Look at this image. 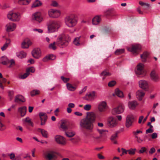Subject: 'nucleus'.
Masks as SVG:
<instances>
[{
  "mask_svg": "<svg viewBox=\"0 0 160 160\" xmlns=\"http://www.w3.org/2000/svg\"><path fill=\"white\" fill-rule=\"evenodd\" d=\"M8 97L10 100H12L13 98L14 92L13 91H8Z\"/></svg>",
  "mask_w": 160,
  "mask_h": 160,
  "instance_id": "de8ad7c7",
  "label": "nucleus"
},
{
  "mask_svg": "<svg viewBox=\"0 0 160 160\" xmlns=\"http://www.w3.org/2000/svg\"><path fill=\"white\" fill-rule=\"evenodd\" d=\"M101 21V18L99 16H96L92 19V23L93 25H97Z\"/></svg>",
  "mask_w": 160,
  "mask_h": 160,
  "instance_id": "7c9ffc66",
  "label": "nucleus"
},
{
  "mask_svg": "<svg viewBox=\"0 0 160 160\" xmlns=\"http://www.w3.org/2000/svg\"><path fill=\"white\" fill-rule=\"evenodd\" d=\"M56 56L54 55L51 54L46 56L42 59L44 62H46L49 60H53L56 59Z\"/></svg>",
  "mask_w": 160,
  "mask_h": 160,
  "instance_id": "c85d7f7f",
  "label": "nucleus"
},
{
  "mask_svg": "<svg viewBox=\"0 0 160 160\" xmlns=\"http://www.w3.org/2000/svg\"><path fill=\"white\" fill-rule=\"evenodd\" d=\"M124 109V106L122 105H119L117 107L113 109L112 111L113 114H118L122 112Z\"/></svg>",
  "mask_w": 160,
  "mask_h": 160,
  "instance_id": "f8f14e48",
  "label": "nucleus"
},
{
  "mask_svg": "<svg viewBox=\"0 0 160 160\" xmlns=\"http://www.w3.org/2000/svg\"><path fill=\"white\" fill-rule=\"evenodd\" d=\"M149 53L147 52H145L142 54H141L140 57L142 59V62H145L146 60V59L149 55Z\"/></svg>",
  "mask_w": 160,
  "mask_h": 160,
  "instance_id": "473e14b6",
  "label": "nucleus"
},
{
  "mask_svg": "<svg viewBox=\"0 0 160 160\" xmlns=\"http://www.w3.org/2000/svg\"><path fill=\"white\" fill-rule=\"evenodd\" d=\"M104 15L106 16H117L118 15L117 11L114 8H110L104 12Z\"/></svg>",
  "mask_w": 160,
  "mask_h": 160,
  "instance_id": "9d476101",
  "label": "nucleus"
},
{
  "mask_svg": "<svg viewBox=\"0 0 160 160\" xmlns=\"http://www.w3.org/2000/svg\"><path fill=\"white\" fill-rule=\"evenodd\" d=\"M27 110V109L26 107H21L18 108V112L20 114L21 117H22L25 115Z\"/></svg>",
  "mask_w": 160,
  "mask_h": 160,
  "instance_id": "a878e982",
  "label": "nucleus"
},
{
  "mask_svg": "<svg viewBox=\"0 0 160 160\" xmlns=\"http://www.w3.org/2000/svg\"><path fill=\"white\" fill-rule=\"evenodd\" d=\"M47 119V116L46 114L44 112H41V125L45 124Z\"/></svg>",
  "mask_w": 160,
  "mask_h": 160,
  "instance_id": "393cba45",
  "label": "nucleus"
},
{
  "mask_svg": "<svg viewBox=\"0 0 160 160\" xmlns=\"http://www.w3.org/2000/svg\"><path fill=\"white\" fill-rule=\"evenodd\" d=\"M153 132V130L152 129L149 128L146 130V134L151 133L152 132Z\"/></svg>",
  "mask_w": 160,
  "mask_h": 160,
  "instance_id": "338daca9",
  "label": "nucleus"
},
{
  "mask_svg": "<svg viewBox=\"0 0 160 160\" xmlns=\"http://www.w3.org/2000/svg\"><path fill=\"white\" fill-rule=\"evenodd\" d=\"M66 25L69 28H72L75 26L78 22L76 16L73 14L67 16L64 19Z\"/></svg>",
  "mask_w": 160,
  "mask_h": 160,
  "instance_id": "f03ea898",
  "label": "nucleus"
},
{
  "mask_svg": "<svg viewBox=\"0 0 160 160\" xmlns=\"http://www.w3.org/2000/svg\"><path fill=\"white\" fill-rule=\"evenodd\" d=\"M101 74L102 76H103V77L102 78L103 79H104L105 78V77H104L105 76H109L110 75L108 72H107L106 71H104L102 72L101 73Z\"/></svg>",
  "mask_w": 160,
  "mask_h": 160,
  "instance_id": "603ef678",
  "label": "nucleus"
},
{
  "mask_svg": "<svg viewBox=\"0 0 160 160\" xmlns=\"http://www.w3.org/2000/svg\"><path fill=\"white\" fill-rule=\"evenodd\" d=\"M10 39H7L6 42L4 44L3 46L1 48L2 51H4L8 48V45L10 44Z\"/></svg>",
  "mask_w": 160,
  "mask_h": 160,
  "instance_id": "c9c22d12",
  "label": "nucleus"
},
{
  "mask_svg": "<svg viewBox=\"0 0 160 160\" xmlns=\"http://www.w3.org/2000/svg\"><path fill=\"white\" fill-rule=\"evenodd\" d=\"M118 121L116 118L112 117H109L108 119V126L110 128L115 127L118 125Z\"/></svg>",
  "mask_w": 160,
  "mask_h": 160,
  "instance_id": "6e6552de",
  "label": "nucleus"
},
{
  "mask_svg": "<svg viewBox=\"0 0 160 160\" xmlns=\"http://www.w3.org/2000/svg\"><path fill=\"white\" fill-rule=\"evenodd\" d=\"M155 151L156 150L155 148H152L150 149L149 152L150 154H152L155 152Z\"/></svg>",
  "mask_w": 160,
  "mask_h": 160,
  "instance_id": "e2e57ef3",
  "label": "nucleus"
},
{
  "mask_svg": "<svg viewBox=\"0 0 160 160\" xmlns=\"http://www.w3.org/2000/svg\"><path fill=\"white\" fill-rule=\"evenodd\" d=\"M80 124L81 127L91 131L92 130L93 128V124L85 118L81 120Z\"/></svg>",
  "mask_w": 160,
  "mask_h": 160,
  "instance_id": "20e7f679",
  "label": "nucleus"
},
{
  "mask_svg": "<svg viewBox=\"0 0 160 160\" xmlns=\"http://www.w3.org/2000/svg\"><path fill=\"white\" fill-rule=\"evenodd\" d=\"M141 46L139 45H133L131 47L128 48V51L132 52L133 54L135 55L138 53V52L140 50Z\"/></svg>",
  "mask_w": 160,
  "mask_h": 160,
  "instance_id": "0eeeda50",
  "label": "nucleus"
},
{
  "mask_svg": "<svg viewBox=\"0 0 160 160\" xmlns=\"http://www.w3.org/2000/svg\"><path fill=\"white\" fill-rule=\"evenodd\" d=\"M56 142L58 144L62 145H64L66 143L65 138L60 136H56L55 137Z\"/></svg>",
  "mask_w": 160,
  "mask_h": 160,
  "instance_id": "6ab92c4d",
  "label": "nucleus"
},
{
  "mask_svg": "<svg viewBox=\"0 0 160 160\" xmlns=\"http://www.w3.org/2000/svg\"><path fill=\"white\" fill-rule=\"evenodd\" d=\"M95 92L92 91L86 94L84 98L86 100L90 101L93 100L95 98Z\"/></svg>",
  "mask_w": 160,
  "mask_h": 160,
  "instance_id": "ddd939ff",
  "label": "nucleus"
},
{
  "mask_svg": "<svg viewBox=\"0 0 160 160\" xmlns=\"http://www.w3.org/2000/svg\"><path fill=\"white\" fill-rule=\"evenodd\" d=\"M134 121V117L132 114L128 115L126 118L125 126L127 128L131 127Z\"/></svg>",
  "mask_w": 160,
  "mask_h": 160,
  "instance_id": "39448f33",
  "label": "nucleus"
},
{
  "mask_svg": "<svg viewBox=\"0 0 160 160\" xmlns=\"http://www.w3.org/2000/svg\"><path fill=\"white\" fill-rule=\"evenodd\" d=\"M75 133L73 132H66V135L68 137H71L75 135Z\"/></svg>",
  "mask_w": 160,
  "mask_h": 160,
  "instance_id": "09e8293b",
  "label": "nucleus"
},
{
  "mask_svg": "<svg viewBox=\"0 0 160 160\" xmlns=\"http://www.w3.org/2000/svg\"><path fill=\"white\" fill-rule=\"evenodd\" d=\"M49 16L52 18H57L61 14L60 11L54 9H50L48 12Z\"/></svg>",
  "mask_w": 160,
  "mask_h": 160,
  "instance_id": "1a4fd4ad",
  "label": "nucleus"
},
{
  "mask_svg": "<svg viewBox=\"0 0 160 160\" xmlns=\"http://www.w3.org/2000/svg\"><path fill=\"white\" fill-rule=\"evenodd\" d=\"M1 63L4 65H7L9 63V61L5 56H3L1 59Z\"/></svg>",
  "mask_w": 160,
  "mask_h": 160,
  "instance_id": "72a5a7b5",
  "label": "nucleus"
},
{
  "mask_svg": "<svg viewBox=\"0 0 160 160\" xmlns=\"http://www.w3.org/2000/svg\"><path fill=\"white\" fill-rule=\"evenodd\" d=\"M91 106L90 104H87L84 106V109L87 111L89 110L91 108Z\"/></svg>",
  "mask_w": 160,
  "mask_h": 160,
  "instance_id": "6e6d98bb",
  "label": "nucleus"
},
{
  "mask_svg": "<svg viewBox=\"0 0 160 160\" xmlns=\"http://www.w3.org/2000/svg\"><path fill=\"white\" fill-rule=\"evenodd\" d=\"M142 132L141 131L138 130L136 131H133L132 132L133 134V135L135 136V137L136 136H137V135L139 133H142Z\"/></svg>",
  "mask_w": 160,
  "mask_h": 160,
  "instance_id": "bf43d9fd",
  "label": "nucleus"
},
{
  "mask_svg": "<svg viewBox=\"0 0 160 160\" xmlns=\"http://www.w3.org/2000/svg\"><path fill=\"white\" fill-rule=\"evenodd\" d=\"M25 121V122H28L29 125L33 127V122H31V119H30L29 117H28L26 118Z\"/></svg>",
  "mask_w": 160,
  "mask_h": 160,
  "instance_id": "49530a36",
  "label": "nucleus"
},
{
  "mask_svg": "<svg viewBox=\"0 0 160 160\" xmlns=\"http://www.w3.org/2000/svg\"><path fill=\"white\" fill-rule=\"evenodd\" d=\"M31 0H18V3L21 5H27L30 2Z\"/></svg>",
  "mask_w": 160,
  "mask_h": 160,
  "instance_id": "f704fd0d",
  "label": "nucleus"
},
{
  "mask_svg": "<svg viewBox=\"0 0 160 160\" xmlns=\"http://www.w3.org/2000/svg\"><path fill=\"white\" fill-rule=\"evenodd\" d=\"M150 77L152 80L154 82H157L159 80L158 75L157 74L154 70L152 71L150 74Z\"/></svg>",
  "mask_w": 160,
  "mask_h": 160,
  "instance_id": "2eb2a0df",
  "label": "nucleus"
},
{
  "mask_svg": "<svg viewBox=\"0 0 160 160\" xmlns=\"http://www.w3.org/2000/svg\"><path fill=\"white\" fill-rule=\"evenodd\" d=\"M124 51V49H118L115 52V54L117 55H119L123 53Z\"/></svg>",
  "mask_w": 160,
  "mask_h": 160,
  "instance_id": "4c0bfd02",
  "label": "nucleus"
},
{
  "mask_svg": "<svg viewBox=\"0 0 160 160\" xmlns=\"http://www.w3.org/2000/svg\"><path fill=\"white\" fill-rule=\"evenodd\" d=\"M25 101V98L22 95H18L15 96V102H24Z\"/></svg>",
  "mask_w": 160,
  "mask_h": 160,
  "instance_id": "bb28decb",
  "label": "nucleus"
},
{
  "mask_svg": "<svg viewBox=\"0 0 160 160\" xmlns=\"http://www.w3.org/2000/svg\"><path fill=\"white\" fill-rule=\"evenodd\" d=\"M56 42H54L53 43H51L49 44L48 47L49 48L53 50H55L56 49V47L55 46Z\"/></svg>",
  "mask_w": 160,
  "mask_h": 160,
  "instance_id": "79ce46f5",
  "label": "nucleus"
},
{
  "mask_svg": "<svg viewBox=\"0 0 160 160\" xmlns=\"http://www.w3.org/2000/svg\"><path fill=\"white\" fill-rule=\"evenodd\" d=\"M39 93V91L37 90H33L30 92L31 96L33 97Z\"/></svg>",
  "mask_w": 160,
  "mask_h": 160,
  "instance_id": "ea45409f",
  "label": "nucleus"
},
{
  "mask_svg": "<svg viewBox=\"0 0 160 160\" xmlns=\"http://www.w3.org/2000/svg\"><path fill=\"white\" fill-rule=\"evenodd\" d=\"M143 65L141 63H140L137 65V69L135 71L136 74L144 75L145 72L143 70Z\"/></svg>",
  "mask_w": 160,
  "mask_h": 160,
  "instance_id": "4468645a",
  "label": "nucleus"
},
{
  "mask_svg": "<svg viewBox=\"0 0 160 160\" xmlns=\"http://www.w3.org/2000/svg\"><path fill=\"white\" fill-rule=\"evenodd\" d=\"M16 25L14 23L11 22L8 23L6 26V30L8 32H12L14 30Z\"/></svg>",
  "mask_w": 160,
  "mask_h": 160,
  "instance_id": "f3484780",
  "label": "nucleus"
},
{
  "mask_svg": "<svg viewBox=\"0 0 160 160\" xmlns=\"http://www.w3.org/2000/svg\"><path fill=\"white\" fill-rule=\"evenodd\" d=\"M10 158L12 160H15V155L13 153H12L9 155Z\"/></svg>",
  "mask_w": 160,
  "mask_h": 160,
  "instance_id": "0e129e2a",
  "label": "nucleus"
},
{
  "mask_svg": "<svg viewBox=\"0 0 160 160\" xmlns=\"http://www.w3.org/2000/svg\"><path fill=\"white\" fill-rule=\"evenodd\" d=\"M80 38V37H77L74 39L73 43L75 45L77 46H79L80 45L79 43Z\"/></svg>",
  "mask_w": 160,
  "mask_h": 160,
  "instance_id": "a18cd8bd",
  "label": "nucleus"
},
{
  "mask_svg": "<svg viewBox=\"0 0 160 160\" xmlns=\"http://www.w3.org/2000/svg\"><path fill=\"white\" fill-rule=\"evenodd\" d=\"M157 134L156 133H153L151 135V137L152 139H155L157 137Z\"/></svg>",
  "mask_w": 160,
  "mask_h": 160,
  "instance_id": "774afa93",
  "label": "nucleus"
},
{
  "mask_svg": "<svg viewBox=\"0 0 160 160\" xmlns=\"http://www.w3.org/2000/svg\"><path fill=\"white\" fill-rule=\"evenodd\" d=\"M136 151V149L135 148H131L130 149L128 150V152L129 154L130 155H133L135 154Z\"/></svg>",
  "mask_w": 160,
  "mask_h": 160,
  "instance_id": "8fccbe9b",
  "label": "nucleus"
},
{
  "mask_svg": "<svg viewBox=\"0 0 160 160\" xmlns=\"http://www.w3.org/2000/svg\"><path fill=\"white\" fill-rule=\"evenodd\" d=\"M29 75V73L26 72V73L21 76V78L22 79H24L26 78Z\"/></svg>",
  "mask_w": 160,
  "mask_h": 160,
  "instance_id": "4d7b16f0",
  "label": "nucleus"
},
{
  "mask_svg": "<svg viewBox=\"0 0 160 160\" xmlns=\"http://www.w3.org/2000/svg\"><path fill=\"white\" fill-rule=\"evenodd\" d=\"M107 107V103L105 101L100 102L98 105V109L100 112L104 111Z\"/></svg>",
  "mask_w": 160,
  "mask_h": 160,
  "instance_id": "5701e85b",
  "label": "nucleus"
},
{
  "mask_svg": "<svg viewBox=\"0 0 160 160\" xmlns=\"http://www.w3.org/2000/svg\"><path fill=\"white\" fill-rule=\"evenodd\" d=\"M119 133V132L117 131L115 133L112 134L110 138L111 140L113 142L114 144H117V142L116 141V139L118 137V134Z\"/></svg>",
  "mask_w": 160,
  "mask_h": 160,
  "instance_id": "c756f323",
  "label": "nucleus"
},
{
  "mask_svg": "<svg viewBox=\"0 0 160 160\" xmlns=\"http://www.w3.org/2000/svg\"><path fill=\"white\" fill-rule=\"evenodd\" d=\"M115 93L116 95L118 97L121 98H123L124 97L123 92L118 89H117L116 90Z\"/></svg>",
  "mask_w": 160,
  "mask_h": 160,
  "instance_id": "e433bc0d",
  "label": "nucleus"
},
{
  "mask_svg": "<svg viewBox=\"0 0 160 160\" xmlns=\"http://www.w3.org/2000/svg\"><path fill=\"white\" fill-rule=\"evenodd\" d=\"M19 14L11 11L9 12L7 17L8 19L12 21H18L19 20Z\"/></svg>",
  "mask_w": 160,
  "mask_h": 160,
  "instance_id": "423d86ee",
  "label": "nucleus"
},
{
  "mask_svg": "<svg viewBox=\"0 0 160 160\" xmlns=\"http://www.w3.org/2000/svg\"><path fill=\"white\" fill-rule=\"evenodd\" d=\"M139 85L140 87L143 89H145L148 87V84L147 82L144 80L139 81Z\"/></svg>",
  "mask_w": 160,
  "mask_h": 160,
  "instance_id": "412c9836",
  "label": "nucleus"
},
{
  "mask_svg": "<svg viewBox=\"0 0 160 160\" xmlns=\"http://www.w3.org/2000/svg\"><path fill=\"white\" fill-rule=\"evenodd\" d=\"M147 149L145 147H142L141 148V149L139 151V153H142L146 152Z\"/></svg>",
  "mask_w": 160,
  "mask_h": 160,
  "instance_id": "5fc2aeb1",
  "label": "nucleus"
},
{
  "mask_svg": "<svg viewBox=\"0 0 160 160\" xmlns=\"http://www.w3.org/2000/svg\"><path fill=\"white\" fill-rule=\"evenodd\" d=\"M51 5L52 6L56 7L58 6V3L56 1H53L52 2Z\"/></svg>",
  "mask_w": 160,
  "mask_h": 160,
  "instance_id": "052dcab7",
  "label": "nucleus"
},
{
  "mask_svg": "<svg viewBox=\"0 0 160 160\" xmlns=\"http://www.w3.org/2000/svg\"><path fill=\"white\" fill-rule=\"evenodd\" d=\"M87 120H88L89 122L92 123L95 121V115L94 112H90L87 113L86 117L85 118Z\"/></svg>",
  "mask_w": 160,
  "mask_h": 160,
  "instance_id": "dca6fc26",
  "label": "nucleus"
},
{
  "mask_svg": "<svg viewBox=\"0 0 160 160\" xmlns=\"http://www.w3.org/2000/svg\"><path fill=\"white\" fill-rule=\"evenodd\" d=\"M61 79L65 83L67 82L70 80L69 78H65L62 76L61 77Z\"/></svg>",
  "mask_w": 160,
  "mask_h": 160,
  "instance_id": "13d9d810",
  "label": "nucleus"
},
{
  "mask_svg": "<svg viewBox=\"0 0 160 160\" xmlns=\"http://www.w3.org/2000/svg\"><path fill=\"white\" fill-rule=\"evenodd\" d=\"M41 133L44 137L45 138H48V132L47 131L43 129H41Z\"/></svg>",
  "mask_w": 160,
  "mask_h": 160,
  "instance_id": "c03bdc74",
  "label": "nucleus"
},
{
  "mask_svg": "<svg viewBox=\"0 0 160 160\" xmlns=\"http://www.w3.org/2000/svg\"><path fill=\"white\" fill-rule=\"evenodd\" d=\"M32 20H35L38 22H40V12H35L32 15Z\"/></svg>",
  "mask_w": 160,
  "mask_h": 160,
  "instance_id": "cd10ccee",
  "label": "nucleus"
},
{
  "mask_svg": "<svg viewBox=\"0 0 160 160\" xmlns=\"http://www.w3.org/2000/svg\"><path fill=\"white\" fill-rule=\"evenodd\" d=\"M32 44L31 42L28 39H26L22 43L21 47L23 48H27Z\"/></svg>",
  "mask_w": 160,
  "mask_h": 160,
  "instance_id": "4be33fe9",
  "label": "nucleus"
},
{
  "mask_svg": "<svg viewBox=\"0 0 160 160\" xmlns=\"http://www.w3.org/2000/svg\"><path fill=\"white\" fill-rule=\"evenodd\" d=\"M61 128L64 130L67 129L68 126L66 123L64 122H62L61 125Z\"/></svg>",
  "mask_w": 160,
  "mask_h": 160,
  "instance_id": "58836bf2",
  "label": "nucleus"
},
{
  "mask_svg": "<svg viewBox=\"0 0 160 160\" xmlns=\"http://www.w3.org/2000/svg\"><path fill=\"white\" fill-rule=\"evenodd\" d=\"M56 153L53 151L48 152L45 155V158L47 160H52L56 157Z\"/></svg>",
  "mask_w": 160,
  "mask_h": 160,
  "instance_id": "9b49d317",
  "label": "nucleus"
},
{
  "mask_svg": "<svg viewBox=\"0 0 160 160\" xmlns=\"http://www.w3.org/2000/svg\"><path fill=\"white\" fill-rule=\"evenodd\" d=\"M139 4L142 6H144V5H146L148 7L149 6V4L145 3L142 1H140L139 2Z\"/></svg>",
  "mask_w": 160,
  "mask_h": 160,
  "instance_id": "69168bd1",
  "label": "nucleus"
},
{
  "mask_svg": "<svg viewBox=\"0 0 160 160\" xmlns=\"http://www.w3.org/2000/svg\"><path fill=\"white\" fill-rule=\"evenodd\" d=\"M116 82L114 80L112 81L109 82L108 85L109 87H112L114 86L116 84Z\"/></svg>",
  "mask_w": 160,
  "mask_h": 160,
  "instance_id": "864d4df0",
  "label": "nucleus"
},
{
  "mask_svg": "<svg viewBox=\"0 0 160 160\" xmlns=\"http://www.w3.org/2000/svg\"><path fill=\"white\" fill-rule=\"evenodd\" d=\"M40 5V1L38 0H36L32 6V8H36Z\"/></svg>",
  "mask_w": 160,
  "mask_h": 160,
  "instance_id": "37998d69",
  "label": "nucleus"
},
{
  "mask_svg": "<svg viewBox=\"0 0 160 160\" xmlns=\"http://www.w3.org/2000/svg\"><path fill=\"white\" fill-rule=\"evenodd\" d=\"M17 56L20 58L25 57L26 56V53L23 51H21L16 53Z\"/></svg>",
  "mask_w": 160,
  "mask_h": 160,
  "instance_id": "2f4dec72",
  "label": "nucleus"
},
{
  "mask_svg": "<svg viewBox=\"0 0 160 160\" xmlns=\"http://www.w3.org/2000/svg\"><path fill=\"white\" fill-rule=\"evenodd\" d=\"M40 49L39 48H35L32 51V56L35 58H38L40 57Z\"/></svg>",
  "mask_w": 160,
  "mask_h": 160,
  "instance_id": "b1692460",
  "label": "nucleus"
},
{
  "mask_svg": "<svg viewBox=\"0 0 160 160\" xmlns=\"http://www.w3.org/2000/svg\"><path fill=\"white\" fill-rule=\"evenodd\" d=\"M138 105V103L136 100L129 101L128 103V106L131 110H134Z\"/></svg>",
  "mask_w": 160,
  "mask_h": 160,
  "instance_id": "a211bd4d",
  "label": "nucleus"
},
{
  "mask_svg": "<svg viewBox=\"0 0 160 160\" xmlns=\"http://www.w3.org/2000/svg\"><path fill=\"white\" fill-rule=\"evenodd\" d=\"M35 71V69L33 67H30L26 69V72H27L30 74V72L33 73Z\"/></svg>",
  "mask_w": 160,
  "mask_h": 160,
  "instance_id": "3c124183",
  "label": "nucleus"
},
{
  "mask_svg": "<svg viewBox=\"0 0 160 160\" xmlns=\"http://www.w3.org/2000/svg\"><path fill=\"white\" fill-rule=\"evenodd\" d=\"M61 26L60 22L56 20H50L48 24V31L49 32H54L58 31Z\"/></svg>",
  "mask_w": 160,
  "mask_h": 160,
  "instance_id": "7ed1b4c3",
  "label": "nucleus"
},
{
  "mask_svg": "<svg viewBox=\"0 0 160 160\" xmlns=\"http://www.w3.org/2000/svg\"><path fill=\"white\" fill-rule=\"evenodd\" d=\"M135 138H137V142L139 143H141L143 141V140L140 138L138 137L137 136H136L135 137Z\"/></svg>",
  "mask_w": 160,
  "mask_h": 160,
  "instance_id": "680f3d73",
  "label": "nucleus"
},
{
  "mask_svg": "<svg viewBox=\"0 0 160 160\" xmlns=\"http://www.w3.org/2000/svg\"><path fill=\"white\" fill-rule=\"evenodd\" d=\"M67 86L68 89L70 91H73L75 90L76 88L75 87L73 86L72 84L69 83H67Z\"/></svg>",
  "mask_w": 160,
  "mask_h": 160,
  "instance_id": "a19ab883",
  "label": "nucleus"
},
{
  "mask_svg": "<svg viewBox=\"0 0 160 160\" xmlns=\"http://www.w3.org/2000/svg\"><path fill=\"white\" fill-rule=\"evenodd\" d=\"M145 94V92L141 90H138L136 92L137 98L139 101H141L142 99Z\"/></svg>",
  "mask_w": 160,
  "mask_h": 160,
  "instance_id": "aec40b11",
  "label": "nucleus"
},
{
  "mask_svg": "<svg viewBox=\"0 0 160 160\" xmlns=\"http://www.w3.org/2000/svg\"><path fill=\"white\" fill-rule=\"evenodd\" d=\"M70 40V38L68 35L62 33L58 36L56 44L61 48H63L68 45Z\"/></svg>",
  "mask_w": 160,
  "mask_h": 160,
  "instance_id": "f257e3e1",
  "label": "nucleus"
}]
</instances>
